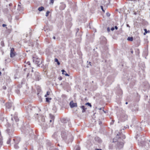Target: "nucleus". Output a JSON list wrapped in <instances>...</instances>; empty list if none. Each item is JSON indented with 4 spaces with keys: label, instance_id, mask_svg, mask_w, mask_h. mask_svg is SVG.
<instances>
[{
    "label": "nucleus",
    "instance_id": "1",
    "mask_svg": "<svg viewBox=\"0 0 150 150\" xmlns=\"http://www.w3.org/2000/svg\"><path fill=\"white\" fill-rule=\"evenodd\" d=\"M124 143L123 142L120 141V140H117V143L116 145L117 149H120L122 148L123 146Z\"/></svg>",
    "mask_w": 150,
    "mask_h": 150
},
{
    "label": "nucleus",
    "instance_id": "2",
    "mask_svg": "<svg viewBox=\"0 0 150 150\" xmlns=\"http://www.w3.org/2000/svg\"><path fill=\"white\" fill-rule=\"evenodd\" d=\"M125 135L121 133H119L118 134L116 137V139L117 138L118 140L120 141H121V139H122V142H123V139H125Z\"/></svg>",
    "mask_w": 150,
    "mask_h": 150
},
{
    "label": "nucleus",
    "instance_id": "3",
    "mask_svg": "<svg viewBox=\"0 0 150 150\" xmlns=\"http://www.w3.org/2000/svg\"><path fill=\"white\" fill-rule=\"evenodd\" d=\"M33 62H35V64H37L38 66H39L42 63V60L40 58L36 57H33Z\"/></svg>",
    "mask_w": 150,
    "mask_h": 150
},
{
    "label": "nucleus",
    "instance_id": "4",
    "mask_svg": "<svg viewBox=\"0 0 150 150\" xmlns=\"http://www.w3.org/2000/svg\"><path fill=\"white\" fill-rule=\"evenodd\" d=\"M35 78L34 79L36 81H38L41 79L40 74L38 72H36L35 73Z\"/></svg>",
    "mask_w": 150,
    "mask_h": 150
},
{
    "label": "nucleus",
    "instance_id": "5",
    "mask_svg": "<svg viewBox=\"0 0 150 150\" xmlns=\"http://www.w3.org/2000/svg\"><path fill=\"white\" fill-rule=\"evenodd\" d=\"M100 43L102 44H105L106 42V38L103 37L101 36L100 38Z\"/></svg>",
    "mask_w": 150,
    "mask_h": 150
},
{
    "label": "nucleus",
    "instance_id": "6",
    "mask_svg": "<svg viewBox=\"0 0 150 150\" xmlns=\"http://www.w3.org/2000/svg\"><path fill=\"white\" fill-rule=\"evenodd\" d=\"M127 116L126 114L123 113L121 115L120 119L122 121H124L127 119Z\"/></svg>",
    "mask_w": 150,
    "mask_h": 150
},
{
    "label": "nucleus",
    "instance_id": "7",
    "mask_svg": "<svg viewBox=\"0 0 150 150\" xmlns=\"http://www.w3.org/2000/svg\"><path fill=\"white\" fill-rule=\"evenodd\" d=\"M10 57L13 58L15 56V53L14 52V49L13 48H12L10 51Z\"/></svg>",
    "mask_w": 150,
    "mask_h": 150
},
{
    "label": "nucleus",
    "instance_id": "8",
    "mask_svg": "<svg viewBox=\"0 0 150 150\" xmlns=\"http://www.w3.org/2000/svg\"><path fill=\"white\" fill-rule=\"evenodd\" d=\"M61 135L62 137L64 140L66 139L67 135L66 132L64 131H62L61 132Z\"/></svg>",
    "mask_w": 150,
    "mask_h": 150
},
{
    "label": "nucleus",
    "instance_id": "9",
    "mask_svg": "<svg viewBox=\"0 0 150 150\" xmlns=\"http://www.w3.org/2000/svg\"><path fill=\"white\" fill-rule=\"evenodd\" d=\"M144 137H142L141 140L138 139V144L140 146L143 145L144 143Z\"/></svg>",
    "mask_w": 150,
    "mask_h": 150
},
{
    "label": "nucleus",
    "instance_id": "10",
    "mask_svg": "<svg viewBox=\"0 0 150 150\" xmlns=\"http://www.w3.org/2000/svg\"><path fill=\"white\" fill-rule=\"evenodd\" d=\"M70 107L71 108L77 106V103H74L73 101H71L70 103Z\"/></svg>",
    "mask_w": 150,
    "mask_h": 150
},
{
    "label": "nucleus",
    "instance_id": "11",
    "mask_svg": "<svg viewBox=\"0 0 150 150\" xmlns=\"http://www.w3.org/2000/svg\"><path fill=\"white\" fill-rule=\"evenodd\" d=\"M12 103L10 102H8L6 104V109H10L11 107L12 106Z\"/></svg>",
    "mask_w": 150,
    "mask_h": 150
},
{
    "label": "nucleus",
    "instance_id": "12",
    "mask_svg": "<svg viewBox=\"0 0 150 150\" xmlns=\"http://www.w3.org/2000/svg\"><path fill=\"white\" fill-rule=\"evenodd\" d=\"M94 139L96 142H97L98 143L100 144L102 142V140L98 137H96L94 138Z\"/></svg>",
    "mask_w": 150,
    "mask_h": 150
},
{
    "label": "nucleus",
    "instance_id": "13",
    "mask_svg": "<svg viewBox=\"0 0 150 150\" xmlns=\"http://www.w3.org/2000/svg\"><path fill=\"white\" fill-rule=\"evenodd\" d=\"M39 121L41 123V124H42V122H45V118L44 116H41L40 117V119H39ZM44 124V123H43Z\"/></svg>",
    "mask_w": 150,
    "mask_h": 150
},
{
    "label": "nucleus",
    "instance_id": "14",
    "mask_svg": "<svg viewBox=\"0 0 150 150\" xmlns=\"http://www.w3.org/2000/svg\"><path fill=\"white\" fill-rule=\"evenodd\" d=\"M66 7V5L63 3H61V5L59 7V8L61 10H64Z\"/></svg>",
    "mask_w": 150,
    "mask_h": 150
},
{
    "label": "nucleus",
    "instance_id": "15",
    "mask_svg": "<svg viewBox=\"0 0 150 150\" xmlns=\"http://www.w3.org/2000/svg\"><path fill=\"white\" fill-rule=\"evenodd\" d=\"M26 109L28 112H30L32 110V108L31 105H29L28 106Z\"/></svg>",
    "mask_w": 150,
    "mask_h": 150
},
{
    "label": "nucleus",
    "instance_id": "16",
    "mask_svg": "<svg viewBox=\"0 0 150 150\" xmlns=\"http://www.w3.org/2000/svg\"><path fill=\"white\" fill-rule=\"evenodd\" d=\"M80 108L82 109V112H84L86 111V110L87 109L86 108H85L84 106H81Z\"/></svg>",
    "mask_w": 150,
    "mask_h": 150
},
{
    "label": "nucleus",
    "instance_id": "17",
    "mask_svg": "<svg viewBox=\"0 0 150 150\" xmlns=\"http://www.w3.org/2000/svg\"><path fill=\"white\" fill-rule=\"evenodd\" d=\"M144 35H145L147 33H149L150 32V30H149L147 31L146 29H144Z\"/></svg>",
    "mask_w": 150,
    "mask_h": 150
},
{
    "label": "nucleus",
    "instance_id": "18",
    "mask_svg": "<svg viewBox=\"0 0 150 150\" xmlns=\"http://www.w3.org/2000/svg\"><path fill=\"white\" fill-rule=\"evenodd\" d=\"M76 150H80V147L78 145L76 146L74 148Z\"/></svg>",
    "mask_w": 150,
    "mask_h": 150
},
{
    "label": "nucleus",
    "instance_id": "19",
    "mask_svg": "<svg viewBox=\"0 0 150 150\" xmlns=\"http://www.w3.org/2000/svg\"><path fill=\"white\" fill-rule=\"evenodd\" d=\"M44 31L45 32L47 31V32L50 30V29L49 28H47V26H45V28H44Z\"/></svg>",
    "mask_w": 150,
    "mask_h": 150
},
{
    "label": "nucleus",
    "instance_id": "20",
    "mask_svg": "<svg viewBox=\"0 0 150 150\" xmlns=\"http://www.w3.org/2000/svg\"><path fill=\"white\" fill-rule=\"evenodd\" d=\"M44 9V8L43 6H41L38 8V10L39 11H41Z\"/></svg>",
    "mask_w": 150,
    "mask_h": 150
},
{
    "label": "nucleus",
    "instance_id": "21",
    "mask_svg": "<svg viewBox=\"0 0 150 150\" xmlns=\"http://www.w3.org/2000/svg\"><path fill=\"white\" fill-rule=\"evenodd\" d=\"M50 117L51 118V119L54 120V116L53 115H52L51 114H50Z\"/></svg>",
    "mask_w": 150,
    "mask_h": 150
},
{
    "label": "nucleus",
    "instance_id": "22",
    "mask_svg": "<svg viewBox=\"0 0 150 150\" xmlns=\"http://www.w3.org/2000/svg\"><path fill=\"white\" fill-rule=\"evenodd\" d=\"M127 39L129 41H132L133 40V38L132 37H129Z\"/></svg>",
    "mask_w": 150,
    "mask_h": 150
},
{
    "label": "nucleus",
    "instance_id": "23",
    "mask_svg": "<svg viewBox=\"0 0 150 150\" xmlns=\"http://www.w3.org/2000/svg\"><path fill=\"white\" fill-rule=\"evenodd\" d=\"M55 62H57L58 65H59L60 64V62L58 61V59L57 58L55 59Z\"/></svg>",
    "mask_w": 150,
    "mask_h": 150
},
{
    "label": "nucleus",
    "instance_id": "24",
    "mask_svg": "<svg viewBox=\"0 0 150 150\" xmlns=\"http://www.w3.org/2000/svg\"><path fill=\"white\" fill-rule=\"evenodd\" d=\"M113 146L112 144H110L109 146V148L110 149H112L113 148Z\"/></svg>",
    "mask_w": 150,
    "mask_h": 150
},
{
    "label": "nucleus",
    "instance_id": "25",
    "mask_svg": "<svg viewBox=\"0 0 150 150\" xmlns=\"http://www.w3.org/2000/svg\"><path fill=\"white\" fill-rule=\"evenodd\" d=\"M138 108L137 107H136V108H135V109L134 108H132V111H135L136 110H138Z\"/></svg>",
    "mask_w": 150,
    "mask_h": 150
},
{
    "label": "nucleus",
    "instance_id": "26",
    "mask_svg": "<svg viewBox=\"0 0 150 150\" xmlns=\"http://www.w3.org/2000/svg\"><path fill=\"white\" fill-rule=\"evenodd\" d=\"M14 119L16 122H18L19 121V119L16 116L14 117Z\"/></svg>",
    "mask_w": 150,
    "mask_h": 150
},
{
    "label": "nucleus",
    "instance_id": "27",
    "mask_svg": "<svg viewBox=\"0 0 150 150\" xmlns=\"http://www.w3.org/2000/svg\"><path fill=\"white\" fill-rule=\"evenodd\" d=\"M52 98H46V100L47 102H49V100H51Z\"/></svg>",
    "mask_w": 150,
    "mask_h": 150
},
{
    "label": "nucleus",
    "instance_id": "28",
    "mask_svg": "<svg viewBox=\"0 0 150 150\" xmlns=\"http://www.w3.org/2000/svg\"><path fill=\"white\" fill-rule=\"evenodd\" d=\"M50 94V92L49 91H47L46 94L45 96V97H47V96L49 95Z\"/></svg>",
    "mask_w": 150,
    "mask_h": 150
},
{
    "label": "nucleus",
    "instance_id": "29",
    "mask_svg": "<svg viewBox=\"0 0 150 150\" xmlns=\"http://www.w3.org/2000/svg\"><path fill=\"white\" fill-rule=\"evenodd\" d=\"M62 74H63L65 75L66 76H69V75L66 72V73L64 72V73H62Z\"/></svg>",
    "mask_w": 150,
    "mask_h": 150
},
{
    "label": "nucleus",
    "instance_id": "30",
    "mask_svg": "<svg viewBox=\"0 0 150 150\" xmlns=\"http://www.w3.org/2000/svg\"><path fill=\"white\" fill-rule=\"evenodd\" d=\"M49 13L50 11H47L46 13L45 16L47 17V16H48Z\"/></svg>",
    "mask_w": 150,
    "mask_h": 150
},
{
    "label": "nucleus",
    "instance_id": "31",
    "mask_svg": "<svg viewBox=\"0 0 150 150\" xmlns=\"http://www.w3.org/2000/svg\"><path fill=\"white\" fill-rule=\"evenodd\" d=\"M14 146L15 148L16 149H18L19 147L18 145L17 144H15Z\"/></svg>",
    "mask_w": 150,
    "mask_h": 150
},
{
    "label": "nucleus",
    "instance_id": "32",
    "mask_svg": "<svg viewBox=\"0 0 150 150\" xmlns=\"http://www.w3.org/2000/svg\"><path fill=\"white\" fill-rule=\"evenodd\" d=\"M86 105H88V106L91 107V103H86Z\"/></svg>",
    "mask_w": 150,
    "mask_h": 150
},
{
    "label": "nucleus",
    "instance_id": "33",
    "mask_svg": "<svg viewBox=\"0 0 150 150\" xmlns=\"http://www.w3.org/2000/svg\"><path fill=\"white\" fill-rule=\"evenodd\" d=\"M10 139L9 138L7 142V143L8 144H9L10 143Z\"/></svg>",
    "mask_w": 150,
    "mask_h": 150
},
{
    "label": "nucleus",
    "instance_id": "34",
    "mask_svg": "<svg viewBox=\"0 0 150 150\" xmlns=\"http://www.w3.org/2000/svg\"><path fill=\"white\" fill-rule=\"evenodd\" d=\"M10 129H7V132L9 135H10Z\"/></svg>",
    "mask_w": 150,
    "mask_h": 150
},
{
    "label": "nucleus",
    "instance_id": "35",
    "mask_svg": "<svg viewBox=\"0 0 150 150\" xmlns=\"http://www.w3.org/2000/svg\"><path fill=\"white\" fill-rule=\"evenodd\" d=\"M18 10H20V8L21 7V6L19 4H18Z\"/></svg>",
    "mask_w": 150,
    "mask_h": 150
},
{
    "label": "nucleus",
    "instance_id": "36",
    "mask_svg": "<svg viewBox=\"0 0 150 150\" xmlns=\"http://www.w3.org/2000/svg\"><path fill=\"white\" fill-rule=\"evenodd\" d=\"M1 45H2V46H4V42L3 41H1Z\"/></svg>",
    "mask_w": 150,
    "mask_h": 150
},
{
    "label": "nucleus",
    "instance_id": "37",
    "mask_svg": "<svg viewBox=\"0 0 150 150\" xmlns=\"http://www.w3.org/2000/svg\"><path fill=\"white\" fill-rule=\"evenodd\" d=\"M100 7H101V9L102 10V11H103L104 12L105 11L103 9V7L102 6H101Z\"/></svg>",
    "mask_w": 150,
    "mask_h": 150
},
{
    "label": "nucleus",
    "instance_id": "38",
    "mask_svg": "<svg viewBox=\"0 0 150 150\" xmlns=\"http://www.w3.org/2000/svg\"><path fill=\"white\" fill-rule=\"evenodd\" d=\"M6 87L5 86H3V88L5 90V89H6Z\"/></svg>",
    "mask_w": 150,
    "mask_h": 150
},
{
    "label": "nucleus",
    "instance_id": "39",
    "mask_svg": "<svg viewBox=\"0 0 150 150\" xmlns=\"http://www.w3.org/2000/svg\"><path fill=\"white\" fill-rule=\"evenodd\" d=\"M54 2V0H50V3L53 4Z\"/></svg>",
    "mask_w": 150,
    "mask_h": 150
},
{
    "label": "nucleus",
    "instance_id": "40",
    "mask_svg": "<svg viewBox=\"0 0 150 150\" xmlns=\"http://www.w3.org/2000/svg\"><path fill=\"white\" fill-rule=\"evenodd\" d=\"M62 73H64V72L66 73V71H65L64 69H62L61 71Z\"/></svg>",
    "mask_w": 150,
    "mask_h": 150
},
{
    "label": "nucleus",
    "instance_id": "41",
    "mask_svg": "<svg viewBox=\"0 0 150 150\" xmlns=\"http://www.w3.org/2000/svg\"><path fill=\"white\" fill-rule=\"evenodd\" d=\"M56 135V134L54 133V134L52 135V137H54V138H55V136Z\"/></svg>",
    "mask_w": 150,
    "mask_h": 150
},
{
    "label": "nucleus",
    "instance_id": "42",
    "mask_svg": "<svg viewBox=\"0 0 150 150\" xmlns=\"http://www.w3.org/2000/svg\"><path fill=\"white\" fill-rule=\"evenodd\" d=\"M50 122H53L54 121V120H52V119H51L50 120Z\"/></svg>",
    "mask_w": 150,
    "mask_h": 150
},
{
    "label": "nucleus",
    "instance_id": "43",
    "mask_svg": "<svg viewBox=\"0 0 150 150\" xmlns=\"http://www.w3.org/2000/svg\"><path fill=\"white\" fill-rule=\"evenodd\" d=\"M114 29H115V28L114 27L112 28L111 29V30L112 31H113V30H114Z\"/></svg>",
    "mask_w": 150,
    "mask_h": 150
},
{
    "label": "nucleus",
    "instance_id": "44",
    "mask_svg": "<svg viewBox=\"0 0 150 150\" xmlns=\"http://www.w3.org/2000/svg\"><path fill=\"white\" fill-rule=\"evenodd\" d=\"M107 30L108 32L110 31V30L109 27L108 28H107Z\"/></svg>",
    "mask_w": 150,
    "mask_h": 150
},
{
    "label": "nucleus",
    "instance_id": "45",
    "mask_svg": "<svg viewBox=\"0 0 150 150\" xmlns=\"http://www.w3.org/2000/svg\"><path fill=\"white\" fill-rule=\"evenodd\" d=\"M58 79L60 80H61L62 79V78L61 77H59Z\"/></svg>",
    "mask_w": 150,
    "mask_h": 150
},
{
    "label": "nucleus",
    "instance_id": "46",
    "mask_svg": "<svg viewBox=\"0 0 150 150\" xmlns=\"http://www.w3.org/2000/svg\"><path fill=\"white\" fill-rule=\"evenodd\" d=\"M12 3H10L8 5V6H12Z\"/></svg>",
    "mask_w": 150,
    "mask_h": 150
},
{
    "label": "nucleus",
    "instance_id": "47",
    "mask_svg": "<svg viewBox=\"0 0 150 150\" xmlns=\"http://www.w3.org/2000/svg\"><path fill=\"white\" fill-rule=\"evenodd\" d=\"M6 26V24H3L2 25V26L3 27H5Z\"/></svg>",
    "mask_w": 150,
    "mask_h": 150
},
{
    "label": "nucleus",
    "instance_id": "48",
    "mask_svg": "<svg viewBox=\"0 0 150 150\" xmlns=\"http://www.w3.org/2000/svg\"><path fill=\"white\" fill-rule=\"evenodd\" d=\"M114 28H115V29L117 30L118 29V27L117 26H115Z\"/></svg>",
    "mask_w": 150,
    "mask_h": 150
},
{
    "label": "nucleus",
    "instance_id": "49",
    "mask_svg": "<svg viewBox=\"0 0 150 150\" xmlns=\"http://www.w3.org/2000/svg\"><path fill=\"white\" fill-rule=\"evenodd\" d=\"M72 136H71V141H70L71 142H72V140H73L72 139Z\"/></svg>",
    "mask_w": 150,
    "mask_h": 150
},
{
    "label": "nucleus",
    "instance_id": "50",
    "mask_svg": "<svg viewBox=\"0 0 150 150\" xmlns=\"http://www.w3.org/2000/svg\"><path fill=\"white\" fill-rule=\"evenodd\" d=\"M27 64H28V65H30V62H27Z\"/></svg>",
    "mask_w": 150,
    "mask_h": 150
},
{
    "label": "nucleus",
    "instance_id": "51",
    "mask_svg": "<svg viewBox=\"0 0 150 150\" xmlns=\"http://www.w3.org/2000/svg\"><path fill=\"white\" fill-rule=\"evenodd\" d=\"M103 110L105 113H107V112L106 111H105L104 110Z\"/></svg>",
    "mask_w": 150,
    "mask_h": 150
},
{
    "label": "nucleus",
    "instance_id": "52",
    "mask_svg": "<svg viewBox=\"0 0 150 150\" xmlns=\"http://www.w3.org/2000/svg\"><path fill=\"white\" fill-rule=\"evenodd\" d=\"M127 27H129V28H130V26H129V25L128 24H127Z\"/></svg>",
    "mask_w": 150,
    "mask_h": 150
},
{
    "label": "nucleus",
    "instance_id": "53",
    "mask_svg": "<svg viewBox=\"0 0 150 150\" xmlns=\"http://www.w3.org/2000/svg\"><path fill=\"white\" fill-rule=\"evenodd\" d=\"M115 142V138H114L113 139V142Z\"/></svg>",
    "mask_w": 150,
    "mask_h": 150
},
{
    "label": "nucleus",
    "instance_id": "54",
    "mask_svg": "<svg viewBox=\"0 0 150 150\" xmlns=\"http://www.w3.org/2000/svg\"><path fill=\"white\" fill-rule=\"evenodd\" d=\"M131 53L132 54L133 53V50H132L131 51Z\"/></svg>",
    "mask_w": 150,
    "mask_h": 150
},
{
    "label": "nucleus",
    "instance_id": "55",
    "mask_svg": "<svg viewBox=\"0 0 150 150\" xmlns=\"http://www.w3.org/2000/svg\"><path fill=\"white\" fill-rule=\"evenodd\" d=\"M88 64H89L91 66V62H89L88 63Z\"/></svg>",
    "mask_w": 150,
    "mask_h": 150
},
{
    "label": "nucleus",
    "instance_id": "56",
    "mask_svg": "<svg viewBox=\"0 0 150 150\" xmlns=\"http://www.w3.org/2000/svg\"><path fill=\"white\" fill-rule=\"evenodd\" d=\"M96 150H102L101 149H96Z\"/></svg>",
    "mask_w": 150,
    "mask_h": 150
},
{
    "label": "nucleus",
    "instance_id": "57",
    "mask_svg": "<svg viewBox=\"0 0 150 150\" xmlns=\"http://www.w3.org/2000/svg\"><path fill=\"white\" fill-rule=\"evenodd\" d=\"M53 38L54 39H55V36H54L53 37Z\"/></svg>",
    "mask_w": 150,
    "mask_h": 150
},
{
    "label": "nucleus",
    "instance_id": "58",
    "mask_svg": "<svg viewBox=\"0 0 150 150\" xmlns=\"http://www.w3.org/2000/svg\"><path fill=\"white\" fill-rule=\"evenodd\" d=\"M54 150H58V149L57 148H55Z\"/></svg>",
    "mask_w": 150,
    "mask_h": 150
},
{
    "label": "nucleus",
    "instance_id": "59",
    "mask_svg": "<svg viewBox=\"0 0 150 150\" xmlns=\"http://www.w3.org/2000/svg\"><path fill=\"white\" fill-rule=\"evenodd\" d=\"M24 150H27V149L26 148H24Z\"/></svg>",
    "mask_w": 150,
    "mask_h": 150
},
{
    "label": "nucleus",
    "instance_id": "60",
    "mask_svg": "<svg viewBox=\"0 0 150 150\" xmlns=\"http://www.w3.org/2000/svg\"><path fill=\"white\" fill-rule=\"evenodd\" d=\"M101 123H102V122H99V124L100 125V124H101Z\"/></svg>",
    "mask_w": 150,
    "mask_h": 150
},
{
    "label": "nucleus",
    "instance_id": "61",
    "mask_svg": "<svg viewBox=\"0 0 150 150\" xmlns=\"http://www.w3.org/2000/svg\"><path fill=\"white\" fill-rule=\"evenodd\" d=\"M125 104H128V102H126L125 103Z\"/></svg>",
    "mask_w": 150,
    "mask_h": 150
},
{
    "label": "nucleus",
    "instance_id": "62",
    "mask_svg": "<svg viewBox=\"0 0 150 150\" xmlns=\"http://www.w3.org/2000/svg\"><path fill=\"white\" fill-rule=\"evenodd\" d=\"M6 1V2H8V0H5Z\"/></svg>",
    "mask_w": 150,
    "mask_h": 150
},
{
    "label": "nucleus",
    "instance_id": "63",
    "mask_svg": "<svg viewBox=\"0 0 150 150\" xmlns=\"http://www.w3.org/2000/svg\"><path fill=\"white\" fill-rule=\"evenodd\" d=\"M79 29H77V32H78V31H79Z\"/></svg>",
    "mask_w": 150,
    "mask_h": 150
},
{
    "label": "nucleus",
    "instance_id": "64",
    "mask_svg": "<svg viewBox=\"0 0 150 150\" xmlns=\"http://www.w3.org/2000/svg\"><path fill=\"white\" fill-rule=\"evenodd\" d=\"M1 72L0 71V75H1Z\"/></svg>",
    "mask_w": 150,
    "mask_h": 150
}]
</instances>
